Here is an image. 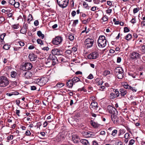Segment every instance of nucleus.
<instances>
[{
	"label": "nucleus",
	"instance_id": "nucleus-55",
	"mask_svg": "<svg viewBox=\"0 0 145 145\" xmlns=\"http://www.w3.org/2000/svg\"><path fill=\"white\" fill-rule=\"evenodd\" d=\"M138 9L137 8H134L133 10V12L134 13H135L138 12Z\"/></svg>",
	"mask_w": 145,
	"mask_h": 145
},
{
	"label": "nucleus",
	"instance_id": "nucleus-31",
	"mask_svg": "<svg viewBox=\"0 0 145 145\" xmlns=\"http://www.w3.org/2000/svg\"><path fill=\"white\" fill-rule=\"evenodd\" d=\"M52 61L51 59H49V57L47 59L46 61V64H48L50 65H52Z\"/></svg>",
	"mask_w": 145,
	"mask_h": 145
},
{
	"label": "nucleus",
	"instance_id": "nucleus-48",
	"mask_svg": "<svg viewBox=\"0 0 145 145\" xmlns=\"http://www.w3.org/2000/svg\"><path fill=\"white\" fill-rule=\"evenodd\" d=\"M6 34L5 33H3L0 36V38L1 40H3L5 37L6 36Z\"/></svg>",
	"mask_w": 145,
	"mask_h": 145
},
{
	"label": "nucleus",
	"instance_id": "nucleus-59",
	"mask_svg": "<svg viewBox=\"0 0 145 145\" xmlns=\"http://www.w3.org/2000/svg\"><path fill=\"white\" fill-rule=\"evenodd\" d=\"M76 14V12L75 11H73L71 13V15L72 16H74Z\"/></svg>",
	"mask_w": 145,
	"mask_h": 145
},
{
	"label": "nucleus",
	"instance_id": "nucleus-22",
	"mask_svg": "<svg viewBox=\"0 0 145 145\" xmlns=\"http://www.w3.org/2000/svg\"><path fill=\"white\" fill-rule=\"evenodd\" d=\"M80 142L84 145H89V143L88 141L85 139H82L80 140Z\"/></svg>",
	"mask_w": 145,
	"mask_h": 145
},
{
	"label": "nucleus",
	"instance_id": "nucleus-58",
	"mask_svg": "<svg viewBox=\"0 0 145 145\" xmlns=\"http://www.w3.org/2000/svg\"><path fill=\"white\" fill-rule=\"evenodd\" d=\"M39 22L38 20H36L34 22V24L36 26L38 25H39Z\"/></svg>",
	"mask_w": 145,
	"mask_h": 145
},
{
	"label": "nucleus",
	"instance_id": "nucleus-8",
	"mask_svg": "<svg viewBox=\"0 0 145 145\" xmlns=\"http://www.w3.org/2000/svg\"><path fill=\"white\" fill-rule=\"evenodd\" d=\"M49 57V59H51L52 61V65H55L56 63H58V60L56 57L55 56V55H54V54H53L52 53V54H50Z\"/></svg>",
	"mask_w": 145,
	"mask_h": 145
},
{
	"label": "nucleus",
	"instance_id": "nucleus-41",
	"mask_svg": "<svg viewBox=\"0 0 145 145\" xmlns=\"http://www.w3.org/2000/svg\"><path fill=\"white\" fill-rule=\"evenodd\" d=\"M78 20H76L74 21L72 25V26L73 27H75L76 24H78Z\"/></svg>",
	"mask_w": 145,
	"mask_h": 145
},
{
	"label": "nucleus",
	"instance_id": "nucleus-20",
	"mask_svg": "<svg viewBox=\"0 0 145 145\" xmlns=\"http://www.w3.org/2000/svg\"><path fill=\"white\" fill-rule=\"evenodd\" d=\"M123 71L121 72V73L119 74H115V75L116 76L118 77V79H121L123 77Z\"/></svg>",
	"mask_w": 145,
	"mask_h": 145
},
{
	"label": "nucleus",
	"instance_id": "nucleus-44",
	"mask_svg": "<svg viewBox=\"0 0 145 145\" xmlns=\"http://www.w3.org/2000/svg\"><path fill=\"white\" fill-rule=\"evenodd\" d=\"M88 132H83L82 133V134L84 136H86L88 137Z\"/></svg>",
	"mask_w": 145,
	"mask_h": 145
},
{
	"label": "nucleus",
	"instance_id": "nucleus-5",
	"mask_svg": "<svg viewBox=\"0 0 145 145\" xmlns=\"http://www.w3.org/2000/svg\"><path fill=\"white\" fill-rule=\"evenodd\" d=\"M58 4L63 8L66 7L69 3V0H57Z\"/></svg>",
	"mask_w": 145,
	"mask_h": 145
},
{
	"label": "nucleus",
	"instance_id": "nucleus-46",
	"mask_svg": "<svg viewBox=\"0 0 145 145\" xmlns=\"http://www.w3.org/2000/svg\"><path fill=\"white\" fill-rule=\"evenodd\" d=\"M15 0H9V3L11 5H13L14 3H15Z\"/></svg>",
	"mask_w": 145,
	"mask_h": 145
},
{
	"label": "nucleus",
	"instance_id": "nucleus-37",
	"mask_svg": "<svg viewBox=\"0 0 145 145\" xmlns=\"http://www.w3.org/2000/svg\"><path fill=\"white\" fill-rule=\"evenodd\" d=\"M37 42L38 44H40L41 45L43 44V42L40 39H38L37 40Z\"/></svg>",
	"mask_w": 145,
	"mask_h": 145
},
{
	"label": "nucleus",
	"instance_id": "nucleus-62",
	"mask_svg": "<svg viewBox=\"0 0 145 145\" xmlns=\"http://www.w3.org/2000/svg\"><path fill=\"white\" fill-rule=\"evenodd\" d=\"M12 27L14 29H17L18 28V25L16 24H14L12 26Z\"/></svg>",
	"mask_w": 145,
	"mask_h": 145
},
{
	"label": "nucleus",
	"instance_id": "nucleus-63",
	"mask_svg": "<svg viewBox=\"0 0 145 145\" xmlns=\"http://www.w3.org/2000/svg\"><path fill=\"white\" fill-rule=\"evenodd\" d=\"M25 134L26 135L29 136L31 134V133L29 131L27 130L25 132Z\"/></svg>",
	"mask_w": 145,
	"mask_h": 145
},
{
	"label": "nucleus",
	"instance_id": "nucleus-27",
	"mask_svg": "<svg viewBox=\"0 0 145 145\" xmlns=\"http://www.w3.org/2000/svg\"><path fill=\"white\" fill-rule=\"evenodd\" d=\"M113 91L115 92L114 94H115V95L116 96V97H119L120 93L119 90L118 91L117 89H113Z\"/></svg>",
	"mask_w": 145,
	"mask_h": 145
},
{
	"label": "nucleus",
	"instance_id": "nucleus-52",
	"mask_svg": "<svg viewBox=\"0 0 145 145\" xmlns=\"http://www.w3.org/2000/svg\"><path fill=\"white\" fill-rule=\"evenodd\" d=\"M87 78L88 79H91L93 78V75L91 74H90L87 77Z\"/></svg>",
	"mask_w": 145,
	"mask_h": 145
},
{
	"label": "nucleus",
	"instance_id": "nucleus-4",
	"mask_svg": "<svg viewBox=\"0 0 145 145\" xmlns=\"http://www.w3.org/2000/svg\"><path fill=\"white\" fill-rule=\"evenodd\" d=\"M94 42L93 39L88 38L86 39L85 40L84 45L87 48H89L92 46Z\"/></svg>",
	"mask_w": 145,
	"mask_h": 145
},
{
	"label": "nucleus",
	"instance_id": "nucleus-38",
	"mask_svg": "<svg viewBox=\"0 0 145 145\" xmlns=\"http://www.w3.org/2000/svg\"><path fill=\"white\" fill-rule=\"evenodd\" d=\"M11 76L12 78H15L16 75V72L13 71L11 72Z\"/></svg>",
	"mask_w": 145,
	"mask_h": 145
},
{
	"label": "nucleus",
	"instance_id": "nucleus-25",
	"mask_svg": "<svg viewBox=\"0 0 145 145\" xmlns=\"http://www.w3.org/2000/svg\"><path fill=\"white\" fill-rule=\"evenodd\" d=\"M37 34L38 36L42 39H43L44 38V34H42L40 31H37Z\"/></svg>",
	"mask_w": 145,
	"mask_h": 145
},
{
	"label": "nucleus",
	"instance_id": "nucleus-45",
	"mask_svg": "<svg viewBox=\"0 0 145 145\" xmlns=\"http://www.w3.org/2000/svg\"><path fill=\"white\" fill-rule=\"evenodd\" d=\"M110 72L108 71H105L103 73V75H105V76L107 75L110 74Z\"/></svg>",
	"mask_w": 145,
	"mask_h": 145
},
{
	"label": "nucleus",
	"instance_id": "nucleus-16",
	"mask_svg": "<svg viewBox=\"0 0 145 145\" xmlns=\"http://www.w3.org/2000/svg\"><path fill=\"white\" fill-rule=\"evenodd\" d=\"M29 58L31 61H34L37 59V56L34 54H30L29 56Z\"/></svg>",
	"mask_w": 145,
	"mask_h": 145
},
{
	"label": "nucleus",
	"instance_id": "nucleus-7",
	"mask_svg": "<svg viewBox=\"0 0 145 145\" xmlns=\"http://www.w3.org/2000/svg\"><path fill=\"white\" fill-rule=\"evenodd\" d=\"M62 40L63 39L61 37L57 36L53 39L52 42L54 44L57 45L60 44Z\"/></svg>",
	"mask_w": 145,
	"mask_h": 145
},
{
	"label": "nucleus",
	"instance_id": "nucleus-39",
	"mask_svg": "<svg viewBox=\"0 0 145 145\" xmlns=\"http://www.w3.org/2000/svg\"><path fill=\"white\" fill-rule=\"evenodd\" d=\"M117 133V131L116 129H114L112 131L111 135L113 137L115 136Z\"/></svg>",
	"mask_w": 145,
	"mask_h": 145
},
{
	"label": "nucleus",
	"instance_id": "nucleus-42",
	"mask_svg": "<svg viewBox=\"0 0 145 145\" xmlns=\"http://www.w3.org/2000/svg\"><path fill=\"white\" fill-rule=\"evenodd\" d=\"M83 5L85 8H87L88 9H89V7H88V4H87L86 2H84L83 3Z\"/></svg>",
	"mask_w": 145,
	"mask_h": 145
},
{
	"label": "nucleus",
	"instance_id": "nucleus-53",
	"mask_svg": "<svg viewBox=\"0 0 145 145\" xmlns=\"http://www.w3.org/2000/svg\"><path fill=\"white\" fill-rule=\"evenodd\" d=\"M130 89L132 90L133 92H136L137 91V89H136L135 87L133 88L131 86Z\"/></svg>",
	"mask_w": 145,
	"mask_h": 145
},
{
	"label": "nucleus",
	"instance_id": "nucleus-24",
	"mask_svg": "<svg viewBox=\"0 0 145 145\" xmlns=\"http://www.w3.org/2000/svg\"><path fill=\"white\" fill-rule=\"evenodd\" d=\"M122 85L123 87L126 89H129L131 88V86H129L126 82L123 83Z\"/></svg>",
	"mask_w": 145,
	"mask_h": 145
},
{
	"label": "nucleus",
	"instance_id": "nucleus-19",
	"mask_svg": "<svg viewBox=\"0 0 145 145\" xmlns=\"http://www.w3.org/2000/svg\"><path fill=\"white\" fill-rule=\"evenodd\" d=\"M123 71L122 68L120 67H117L114 69V74H118L119 72H122Z\"/></svg>",
	"mask_w": 145,
	"mask_h": 145
},
{
	"label": "nucleus",
	"instance_id": "nucleus-26",
	"mask_svg": "<svg viewBox=\"0 0 145 145\" xmlns=\"http://www.w3.org/2000/svg\"><path fill=\"white\" fill-rule=\"evenodd\" d=\"M32 78L34 82L36 83H37L38 81H39L40 78L38 76H33L32 77Z\"/></svg>",
	"mask_w": 145,
	"mask_h": 145
},
{
	"label": "nucleus",
	"instance_id": "nucleus-40",
	"mask_svg": "<svg viewBox=\"0 0 145 145\" xmlns=\"http://www.w3.org/2000/svg\"><path fill=\"white\" fill-rule=\"evenodd\" d=\"M20 4L18 2H15V3L14 5V7L16 8H18L19 7Z\"/></svg>",
	"mask_w": 145,
	"mask_h": 145
},
{
	"label": "nucleus",
	"instance_id": "nucleus-49",
	"mask_svg": "<svg viewBox=\"0 0 145 145\" xmlns=\"http://www.w3.org/2000/svg\"><path fill=\"white\" fill-rule=\"evenodd\" d=\"M129 31V29L127 27H125L124 28V33H126L128 32Z\"/></svg>",
	"mask_w": 145,
	"mask_h": 145
},
{
	"label": "nucleus",
	"instance_id": "nucleus-35",
	"mask_svg": "<svg viewBox=\"0 0 145 145\" xmlns=\"http://www.w3.org/2000/svg\"><path fill=\"white\" fill-rule=\"evenodd\" d=\"M28 18L27 20V21L29 22V23L31 21L33 20V17L32 15L29 14L28 16Z\"/></svg>",
	"mask_w": 145,
	"mask_h": 145
},
{
	"label": "nucleus",
	"instance_id": "nucleus-36",
	"mask_svg": "<svg viewBox=\"0 0 145 145\" xmlns=\"http://www.w3.org/2000/svg\"><path fill=\"white\" fill-rule=\"evenodd\" d=\"M27 32V29L24 28V27H22L20 30V33H22L24 34L25 33Z\"/></svg>",
	"mask_w": 145,
	"mask_h": 145
},
{
	"label": "nucleus",
	"instance_id": "nucleus-33",
	"mask_svg": "<svg viewBox=\"0 0 145 145\" xmlns=\"http://www.w3.org/2000/svg\"><path fill=\"white\" fill-rule=\"evenodd\" d=\"M10 47V45L8 44H5L3 46V48L5 50H8Z\"/></svg>",
	"mask_w": 145,
	"mask_h": 145
},
{
	"label": "nucleus",
	"instance_id": "nucleus-47",
	"mask_svg": "<svg viewBox=\"0 0 145 145\" xmlns=\"http://www.w3.org/2000/svg\"><path fill=\"white\" fill-rule=\"evenodd\" d=\"M135 141L134 140L131 139V140H130L129 141L128 145H132L135 143Z\"/></svg>",
	"mask_w": 145,
	"mask_h": 145
},
{
	"label": "nucleus",
	"instance_id": "nucleus-28",
	"mask_svg": "<svg viewBox=\"0 0 145 145\" xmlns=\"http://www.w3.org/2000/svg\"><path fill=\"white\" fill-rule=\"evenodd\" d=\"M95 136V134L94 133L89 131L88 133V137H93Z\"/></svg>",
	"mask_w": 145,
	"mask_h": 145
},
{
	"label": "nucleus",
	"instance_id": "nucleus-13",
	"mask_svg": "<svg viewBox=\"0 0 145 145\" xmlns=\"http://www.w3.org/2000/svg\"><path fill=\"white\" fill-rule=\"evenodd\" d=\"M32 73L29 71L26 72L23 74V75L25 78L27 79L30 78L31 77H32Z\"/></svg>",
	"mask_w": 145,
	"mask_h": 145
},
{
	"label": "nucleus",
	"instance_id": "nucleus-64",
	"mask_svg": "<svg viewBox=\"0 0 145 145\" xmlns=\"http://www.w3.org/2000/svg\"><path fill=\"white\" fill-rule=\"evenodd\" d=\"M19 43L20 44V45L21 46H23L25 44L22 41L19 42Z\"/></svg>",
	"mask_w": 145,
	"mask_h": 145
},
{
	"label": "nucleus",
	"instance_id": "nucleus-54",
	"mask_svg": "<svg viewBox=\"0 0 145 145\" xmlns=\"http://www.w3.org/2000/svg\"><path fill=\"white\" fill-rule=\"evenodd\" d=\"M5 20V18L3 17H0V23H1Z\"/></svg>",
	"mask_w": 145,
	"mask_h": 145
},
{
	"label": "nucleus",
	"instance_id": "nucleus-1",
	"mask_svg": "<svg viewBox=\"0 0 145 145\" xmlns=\"http://www.w3.org/2000/svg\"><path fill=\"white\" fill-rule=\"evenodd\" d=\"M98 46L101 48H103L107 44V40L105 37L103 35L99 37L97 41Z\"/></svg>",
	"mask_w": 145,
	"mask_h": 145
},
{
	"label": "nucleus",
	"instance_id": "nucleus-15",
	"mask_svg": "<svg viewBox=\"0 0 145 145\" xmlns=\"http://www.w3.org/2000/svg\"><path fill=\"white\" fill-rule=\"evenodd\" d=\"M61 51H60L59 50L56 49L54 48L53 49L52 51V53L54 55H61Z\"/></svg>",
	"mask_w": 145,
	"mask_h": 145
},
{
	"label": "nucleus",
	"instance_id": "nucleus-29",
	"mask_svg": "<svg viewBox=\"0 0 145 145\" xmlns=\"http://www.w3.org/2000/svg\"><path fill=\"white\" fill-rule=\"evenodd\" d=\"M64 85L65 84L63 83H58L56 85V87L60 88L64 86Z\"/></svg>",
	"mask_w": 145,
	"mask_h": 145
},
{
	"label": "nucleus",
	"instance_id": "nucleus-32",
	"mask_svg": "<svg viewBox=\"0 0 145 145\" xmlns=\"http://www.w3.org/2000/svg\"><path fill=\"white\" fill-rule=\"evenodd\" d=\"M116 97V96L115 95V94L113 93H111L110 95V98L111 99H114Z\"/></svg>",
	"mask_w": 145,
	"mask_h": 145
},
{
	"label": "nucleus",
	"instance_id": "nucleus-43",
	"mask_svg": "<svg viewBox=\"0 0 145 145\" xmlns=\"http://www.w3.org/2000/svg\"><path fill=\"white\" fill-rule=\"evenodd\" d=\"M91 125L94 127H97L99 126V125L95 122H92L91 123Z\"/></svg>",
	"mask_w": 145,
	"mask_h": 145
},
{
	"label": "nucleus",
	"instance_id": "nucleus-18",
	"mask_svg": "<svg viewBox=\"0 0 145 145\" xmlns=\"http://www.w3.org/2000/svg\"><path fill=\"white\" fill-rule=\"evenodd\" d=\"M74 84L72 82L71 79L68 80L66 83V85L69 88H72L73 85Z\"/></svg>",
	"mask_w": 145,
	"mask_h": 145
},
{
	"label": "nucleus",
	"instance_id": "nucleus-11",
	"mask_svg": "<svg viewBox=\"0 0 145 145\" xmlns=\"http://www.w3.org/2000/svg\"><path fill=\"white\" fill-rule=\"evenodd\" d=\"M33 67V65L30 63H25L23 67L24 70L25 69V71H29L31 70Z\"/></svg>",
	"mask_w": 145,
	"mask_h": 145
},
{
	"label": "nucleus",
	"instance_id": "nucleus-9",
	"mask_svg": "<svg viewBox=\"0 0 145 145\" xmlns=\"http://www.w3.org/2000/svg\"><path fill=\"white\" fill-rule=\"evenodd\" d=\"M99 54L96 52H94L88 55L87 56L88 58L89 59H95L98 57Z\"/></svg>",
	"mask_w": 145,
	"mask_h": 145
},
{
	"label": "nucleus",
	"instance_id": "nucleus-6",
	"mask_svg": "<svg viewBox=\"0 0 145 145\" xmlns=\"http://www.w3.org/2000/svg\"><path fill=\"white\" fill-rule=\"evenodd\" d=\"M140 56L141 55L136 52H133L130 55V58L134 60L140 58Z\"/></svg>",
	"mask_w": 145,
	"mask_h": 145
},
{
	"label": "nucleus",
	"instance_id": "nucleus-51",
	"mask_svg": "<svg viewBox=\"0 0 145 145\" xmlns=\"http://www.w3.org/2000/svg\"><path fill=\"white\" fill-rule=\"evenodd\" d=\"M130 136V134L128 133H127L125 134L124 137L125 139H128Z\"/></svg>",
	"mask_w": 145,
	"mask_h": 145
},
{
	"label": "nucleus",
	"instance_id": "nucleus-2",
	"mask_svg": "<svg viewBox=\"0 0 145 145\" xmlns=\"http://www.w3.org/2000/svg\"><path fill=\"white\" fill-rule=\"evenodd\" d=\"M9 82L6 77L4 76L0 77V87H5L9 84Z\"/></svg>",
	"mask_w": 145,
	"mask_h": 145
},
{
	"label": "nucleus",
	"instance_id": "nucleus-10",
	"mask_svg": "<svg viewBox=\"0 0 145 145\" xmlns=\"http://www.w3.org/2000/svg\"><path fill=\"white\" fill-rule=\"evenodd\" d=\"M107 109L109 112L112 114H116L117 113H118L116 109L114 107H113L111 106H107Z\"/></svg>",
	"mask_w": 145,
	"mask_h": 145
},
{
	"label": "nucleus",
	"instance_id": "nucleus-14",
	"mask_svg": "<svg viewBox=\"0 0 145 145\" xmlns=\"http://www.w3.org/2000/svg\"><path fill=\"white\" fill-rule=\"evenodd\" d=\"M46 81L44 78H39L37 84L40 86H42L45 84Z\"/></svg>",
	"mask_w": 145,
	"mask_h": 145
},
{
	"label": "nucleus",
	"instance_id": "nucleus-30",
	"mask_svg": "<svg viewBox=\"0 0 145 145\" xmlns=\"http://www.w3.org/2000/svg\"><path fill=\"white\" fill-rule=\"evenodd\" d=\"M68 37L69 39L71 41L73 40L74 39V35L71 33L69 34L68 36Z\"/></svg>",
	"mask_w": 145,
	"mask_h": 145
},
{
	"label": "nucleus",
	"instance_id": "nucleus-56",
	"mask_svg": "<svg viewBox=\"0 0 145 145\" xmlns=\"http://www.w3.org/2000/svg\"><path fill=\"white\" fill-rule=\"evenodd\" d=\"M37 89V88L35 86H31V89L32 90H35Z\"/></svg>",
	"mask_w": 145,
	"mask_h": 145
},
{
	"label": "nucleus",
	"instance_id": "nucleus-50",
	"mask_svg": "<svg viewBox=\"0 0 145 145\" xmlns=\"http://www.w3.org/2000/svg\"><path fill=\"white\" fill-rule=\"evenodd\" d=\"M78 91H83L84 92L86 91V90L84 88V87L82 88H79Z\"/></svg>",
	"mask_w": 145,
	"mask_h": 145
},
{
	"label": "nucleus",
	"instance_id": "nucleus-61",
	"mask_svg": "<svg viewBox=\"0 0 145 145\" xmlns=\"http://www.w3.org/2000/svg\"><path fill=\"white\" fill-rule=\"evenodd\" d=\"M102 20L103 22H106L108 20V18L104 16L102 18Z\"/></svg>",
	"mask_w": 145,
	"mask_h": 145
},
{
	"label": "nucleus",
	"instance_id": "nucleus-21",
	"mask_svg": "<svg viewBox=\"0 0 145 145\" xmlns=\"http://www.w3.org/2000/svg\"><path fill=\"white\" fill-rule=\"evenodd\" d=\"M95 81L96 83L99 85L101 86L102 85L103 83V81L101 79H100L99 78H97L95 80Z\"/></svg>",
	"mask_w": 145,
	"mask_h": 145
},
{
	"label": "nucleus",
	"instance_id": "nucleus-12",
	"mask_svg": "<svg viewBox=\"0 0 145 145\" xmlns=\"http://www.w3.org/2000/svg\"><path fill=\"white\" fill-rule=\"evenodd\" d=\"M120 94L121 96L124 97L127 93V91L124 88H121L119 89Z\"/></svg>",
	"mask_w": 145,
	"mask_h": 145
},
{
	"label": "nucleus",
	"instance_id": "nucleus-23",
	"mask_svg": "<svg viewBox=\"0 0 145 145\" xmlns=\"http://www.w3.org/2000/svg\"><path fill=\"white\" fill-rule=\"evenodd\" d=\"M71 80L74 84L77 82L80 81V79L77 77H74Z\"/></svg>",
	"mask_w": 145,
	"mask_h": 145
},
{
	"label": "nucleus",
	"instance_id": "nucleus-17",
	"mask_svg": "<svg viewBox=\"0 0 145 145\" xmlns=\"http://www.w3.org/2000/svg\"><path fill=\"white\" fill-rule=\"evenodd\" d=\"M97 103L96 102H93L91 103L90 105V109H95L98 107Z\"/></svg>",
	"mask_w": 145,
	"mask_h": 145
},
{
	"label": "nucleus",
	"instance_id": "nucleus-3",
	"mask_svg": "<svg viewBox=\"0 0 145 145\" xmlns=\"http://www.w3.org/2000/svg\"><path fill=\"white\" fill-rule=\"evenodd\" d=\"M118 113H117L116 114H111V120L114 124H117L120 123V119L121 117V116L118 117Z\"/></svg>",
	"mask_w": 145,
	"mask_h": 145
},
{
	"label": "nucleus",
	"instance_id": "nucleus-60",
	"mask_svg": "<svg viewBox=\"0 0 145 145\" xmlns=\"http://www.w3.org/2000/svg\"><path fill=\"white\" fill-rule=\"evenodd\" d=\"M131 22L132 24H134L136 22V20L135 18H133L131 21Z\"/></svg>",
	"mask_w": 145,
	"mask_h": 145
},
{
	"label": "nucleus",
	"instance_id": "nucleus-57",
	"mask_svg": "<svg viewBox=\"0 0 145 145\" xmlns=\"http://www.w3.org/2000/svg\"><path fill=\"white\" fill-rule=\"evenodd\" d=\"M13 138V136L12 135H11L8 136L7 137V139L8 140H12Z\"/></svg>",
	"mask_w": 145,
	"mask_h": 145
},
{
	"label": "nucleus",
	"instance_id": "nucleus-34",
	"mask_svg": "<svg viewBox=\"0 0 145 145\" xmlns=\"http://www.w3.org/2000/svg\"><path fill=\"white\" fill-rule=\"evenodd\" d=\"M132 36L131 34H129L127 35L125 37L126 40H129L132 38Z\"/></svg>",
	"mask_w": 145,
	"mask_h": 145
}]
</instances>
